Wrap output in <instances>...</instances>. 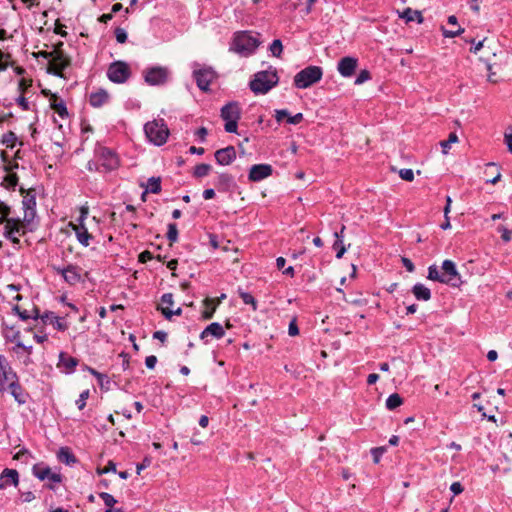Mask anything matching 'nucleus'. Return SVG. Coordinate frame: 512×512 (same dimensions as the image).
Instances as JSON below:
<instances>
[{"mask_svg": "<svg viewBox=\"0 0 512 512\" xmlns=\"http://www.w3.org/2000/svg\"><path fill=\"white\" fill-rule=\"evenodd\" d=\"M52 269L57 274L61 275L63 280L71 286L83 282L82 276L80 274L82 268L78 265L68 264L66 267L52 265Z\"/></svg>", "mask_w": 512, "mask_h": 512, "instance_id": "11", "label": "nucleus"}, {"mask_svg": "<svg viewBox=\"0 0 512 512\" xmlns=\"http://www.w3.org/2000/svg\"><path fill=\"white\" fill-rule=\"evenodd\" d=\"M79 364V360L75 357L70 356L68 353L61 351L59 353V359L57 363V368L69 375L75 372L76 367Z\"/></svg>", "mask_w": 512, "mask_h": 512, "instance_id": "18", "label": "nucleus"}, {"mask_svg": "<svg viewBox=\"0 0 512 512\" xmlns=\"http://www.w3.org/2000/svg\"><path fill=\"white\" fill-rule=\"evenodd\" d=\"M458 142V136L455 132H451L448 136L447 140L441 141L440 145L442 147L443 154H447L448 150L451 147V144Z\"/></svg>", "mask_w": 512, "mask_h": 512, "instance_id": "41", "label": "nucleus"}, {"mask_svg": "<svg viewBox=\"0 0 512 512\" xmlns=\"http://www.w3.org/2000/svg\"><path fill=\"white\" fill-rule=\"evenodd\" d=\"M144 132L151 143L162 146L169 136V129L164 119L153 120L144 125Z\"/></svg>", "mask_w": 512, "mask_h": 512, "instance_id": "6", "label": "nucleus"}, {"mask_svg": "<svg viewBox=\"0 0 512 512\" xmlns=\"http://www.w3.org/2000/svg\"><path fill=\"white\" fill-rule=\"evenodd\" d=\"M398 16L405 20L406 23L416 21L418 24H422L424 22L421 11L413 10L410 7L405 8L402 12H398Z\"/></svg>", "mask_w": 512, "mask_h": 512, "instance_id": "26", "label": "nucleus"}, {"mask_svg": "<svg viewBox=\"0 0 512 512\" xmlns=\"http://www.w3.org/2000/svg\"><path fill=\"white\" fill-rule=\"evenodd\" d=\"M289 111L287 109H276L275 110V119L278 123H281L284 119H288Z\"/></svg>", "mask_w": 512, "mask_h": 512, "instance_id": "63", "label": "nucleus"}, {"mask_svg": "<svg viewBox=\"0 0 512 512\" xmlns=\"http://www.w3.org/2000/svg\"><path fill=\"white\" fill-rule=\"evenodd\" d=\"M98 495L108 508H112L117 503V500L110 493L100 492Z\"/></svg>", "mask_w": 512, "mask_h": 512, "instance_id": "49", "label": "nucleus"}, {"mask_svg": "<svg viewBox=\"0 0 512 512\" xmlns=\"http://www.w3.org/2000/svg\"><path fill=\"white\" fill-rule=\"evenodd\" d=\"M22 199V209L24 212L25 227L30 231L34 232L37 230L39 221L36 220V193L34 189L25 190L23 187L20 188Z\"/></svg>", "mask_w": 512, "mask_h": 512, "instance_id": "3", "label": "nucleus"}, {"mask_svg": "<svg viewBox=\"0 0 512 512\" xmlns=\"http://www.w3.org/2000/svg\"><path fill=\"white\" fill-rule=\"evenodd\" d=\"M109 472H113V473L117 472L116 464L112 460L108 461L107 465L104 468H98L97 469V473L99 475L106 474V473H109Z\"/></svg>", "mask_w": 512, "mask_h": 512, "instance_id": "56", "label": "nucleus"}, {"mask_svg": "<svg viewBox=\"0 0 512 512\" xmlns=\"http://www.w3.org/2000/svg\"><path fill=\"white\" fill-rule=\"evenodd\" d=\"M194 135L196 136L197 141L204 143L208 135V130L205 127H200L195 131Z\"/></svg>", "mask_w": 512, "mask_h": 512, "instance_id": "61", "label": "nucleus"}, {"mask_svg": "<svg viewBox=\"0 0 512 512\" xmlns=\"http://www.w3.org/2000/svg\"><path fill=\"white\" fill-rule=\"evenodd\" d=\"M17 373L13 370L7 358L0 354V392L6 390L7 382L18 380Z\"/></svg>", "mask_w": 512, "mask_h": 512, "instance_id": "15", "label": "nucleus"}, {"mask_svg": "<svg viewBox=\"0 0 512 512\" xmlns=\"http://www.w3.org/2000/svg\"><path fill=\"white\" fill-rule=\"evenodd\" d=\"M212 167L210 164L207 163H200L194 167L193 170V177L195 178H202L209 174Z\"/></svg>", "mask_w": 512, "mask_h": 512, "instance_id": "37", "label": "nucleus"}, {"mask_svg": "<svg viewBox=\"0 0 512 512\" xmlns=\"http://www.w3.org/2000/svg\"><path fill=\"white\" fill-rule=\"evenodd\" d=\"M303 119H304V116H303V113H301V112H299L295 115H291L289 113V117L286 120V122L291 125H297V124L301 123L303 121Z\"/></svg>", "mask_w": 512, "mask_h": 512, "instance_id": "62", "label": "nucleus"}, {"mask_svg": "<svg viewBox=\"0 0 512 512\" xmlns=\"http://www.w3.org/2000/svg\"><path fill=\"white\" fill-rule=\"evenodd\" d=\"M357 65V58L352 56H345L339 60L337 70L342 77L349 78L355 73Z\"/></svg>", "mask_w": 512, "mask_h": 512, "instance_id": "19", "label": "nucleus"}, {"mask_svg": "<svg viewBox=\"0 0 512 512\" xmlns=\"http://www.w3.org/2000/svg\"><path fill=\"white\" fill-rule=\"evenodd\" d=\"M447 22H448L449 25H452V27L456 26L457 29H455V30H448L444 26H441V32H442V35L445 38H454V37L459 36L460 34H462L464 32V29L461 28L458 25V19H457V17L455 15H450L448 17Z\"/></svg>", "mask_w": 512, "mask_h": 512, "instance_id": "29", "label": "nucleus"}, {"mask_svg": "<svg viewBox=\"0 0 512 512\" xmlns=\"http://www.w3.org/2000/svg\"><path fill=\"white\" fill-rule=\"evenodd\" d=\"M399 176L401 179L412 182L414 180V172L412 169L404 168L399 171Z\"/></svg>", "mask_w": 512, "mask_h": 512, "instance_id": "53", "label": "nucleus"}, {"mask_svg": "<svg viewBox=\"0 0 512 512\" xmlns=\"http://www.w3.org/2000/svg\"><path fill=\"white\" fill-rule=\"evenodd\" d=\"M28 232L30 231L25 227L24 218L12 217L4 221L3 236L5 239L9 240L14 247L20 246V239L17 235L23 236Z\"/></svg>", "mask_w": 512, "mask_h": 512, "instance_id": "8", "label": "nucleus"}, {"mask_svg": "<svg viewBox=\"0 0 512 512\" xmlns=\"http://www.w3.org/2000/svg\"><path fill=\"white\" fill-rule=\"evenodd\" d=\"M109 100V94L105 89L92 92L89 96V103L94 108H100Z\"/></svg>", "mask_w": 512, "mask_h": 512, "instance_id": "27", "label": "nucleus"}, {"mask_svg": "<svg viewBox=\"0 0 512 512\" xmlns=\"http://www.w3.org/2000/svg\"><path fill=\"white\" fill-rule=\"evenodd\" d=\"M32 474L40 481L49 480L53 483H61L63 480V476L60 473L52 472L51 468L44 462L34 464Z\"/></svg>", "mask_w": 512, "mask_h": 512, "instance_id": "13", "label": "nucleus"}, {"mask_svg": "<svg viewBox=\"0 0 512 512\" xmlns=\"http://www.w3.org/2000/svg\"><path fill=\"white\" fill-rule=\"evenodd\" d=\"M497 231L499 233H501V239L505 242V243H508L511 241L512 237V231L509 230L508 228L504 227V226H499L497 228Z\"/></svg>", "mask_w": 512, "mask_h": 512, "instance_id": "55", "label": "nucleus"}, {"mask_svg": "<svg viewBox=\"0 0 512 512\" xmlns=\"http://www.w3.org/2000/svg\"><path fill=\"white\" fill-rule=\"evenodd\" d=\"M48 322L52 324L57 331L64 332L68 329V325L63 322V318L56 316L54 313L53 316L48 318Z\"/></svg>", "mask_w": 512, "mask_h": 512, "instance_id": "38", "label": "nucleus"}, {"mask_svg": "<svg viewBox=\"0 0 512 512\" xmlns=\"http://www.w3.org/2000/svg\"><path fill=\"white\" fill-rule=\"evenodd\" d=\"M17 140V136L14 132L8 131L2 135L1 142L5 144L7 147H13Z\"/></svg>", "mask_w": 512, "mask_h": 512, "instance_id": "45", "label": "nucleus"}, {"mask_svg": "<svg viewBox=\"0 0 512 512\" xmlns=\"http://www.w3.org/2000/svg\"><path fill=\"white\" fill-rule=\"evenodd\" d=\"M442 276L444 277L445 284L450 285L452 287H459L462 283L461 275L457 270L456 264L450 260L446 259L442 262Z\"/></svg>", "mask_w": 512, "mask_h": 512, "instance_id": "12", "label": "nucleus"}, {"mask_svg": "<svg viewBox=\"0 0 512 512\" xmlns=\"http://www.w3.org/2000/svg\"><path fill=\"white\" fill-rule=\"evenodd\" d=\"M44 94L46 96L50 95V107L59 115V117L64 119L69 116L66 103L63 99H61L57 94L51 93L50 91H44Z\"/></svg>", "mask_w": 512, "mask_h": 512, "instance_id": "23", "label": "nucleus"}, {"mask_svg": "<svg viewBox=\"0 0 512 512\" xmlns=\"http://www.w3.org/2000/svg\"><path fill=\"white\" fill-rule=\"evenodd\" d=\"M90 396L89 389L82 391L79 395V398L76 400L75 404L79 410H83L86 406V401Z\"/></svg>", "mask_w": 512, "mask_h": 512, "instance_id": "47", "label": "nucleus"}, {"mask_svg": "<svg viewBox=\"0 0 512 512\" xmlns=\"http://www.w3.org/2000/svg\"><path fill=\"white\" fill-rule=\"evenodd\" d=\"M238 294L244 304L251 305L254 311L257 310V301L251 293L239 289Z\"/></svg>", "mask_w": 512, "mask_h": 512, "instance_id": "39", "label": "nucleus"}, {"mask_svg": "<svg viewBox=\"0 0 512 512\" xmlns=\"http://www.w3.org/2000/svg\"><path fill=\"white\" fill-rule=\"evenodd\" d=\"M288 334L292 337L299 335V328L296 318H293L288 326Z\"/></svg>", "mask_w": 512, "mask_h": 512, "instance_id": "64", "label": "nucleus"}, {"mask_svg": "<svg viewBox=\"0 0 512 512\" xmlns=\"http://www.w3.org/2000/svg\"><path fill=\"white\" fill-rule=\"evenodd\" d=\"M345 230V226L343 225L341 227V230L339 232H335L334 233V236H335V241L333 243V250L336 251V258L337 259H341L343 257V255L345 254V252L347 251V248L345 247L344 243H343V232Z\"/></svg>", "mask_w": 512, "mask_h": 512, "instance_id": "30", "label": "nucleus"}, {"mask_svg": "<svg viewBox=\"0 0 512 512\" xmlns=\"http://www.w3.org/2000/svg\"><path fill=\"white\" fill-rule=\"evenodd\" d=\"M214 185L219 192L223 193H233L237 188L234 177L229 173H220Z\"/></svg>", "mask_w": 512, "mask_h": 512, "instance_id": "17", "label": "nucleus"}, {"mask_svg": "<svg viewBox=\"0 0 512 512\" xmlns=\"http://www.w3.org/2000/svg\"><path fill=\"white\" fill-rule=\"evenodd\" d=\"M238 121L239 120H230L225 121L224 129L227 133H238Z\"/></svg>", "mask_w": 512, "mask_h": 512, "instance_id": "57", "label": "nucleus"}, {"mask_svg": "<svg viewBox=\"0 0 512 512\" xmlns=\"http://www.w3.org/2000/svg\"><path fill=\"white\" fill-rule=\"evenodd\" d=\"M152 463V458L150 456H145L143 458V460L137 464L136 466V472L137 474L139 475L141 473L142 470L146 469L147 467H149Z\"/></svg>", "mask_w": 512, "mask_h": 512, "instance_id": "58", "label": "nucleus"}, {"mask_svg": "<svg viewBox=\"0 0 512 512\" xmlns=\"http://www.w3.org/2000/svg\"><path fill=\"white\" fill-rule=\"evenodd\" d=\"M4 181L7 185V188L15 190L19 182V177L16 173H10L5 176Z\"/></svg>", "mask_w": 512, "mask_h": 512, "instance_id": "46", "label": "nucleus"}, {"mask_svg": "<svg viewBox=\"0 0 512 512\" xmlns=\"http://www.w3.org/2000/svg\"><path fill=\"white\" fill-rule=\"evenodd\" d=\"M484 174L491 177L486 179V183L496 184L501 179L500 167L494 162L486 164Z\"/></svg>", "mask_w": 512, "mask_h": 512, "instance_id": "28", "label": "nucleus"}, {"mask_svg": "<svg viewBox=\"0 0 512 512\" xmlns=\"http://www.w3.org/2000/svg\"><path fill=\"white\" fill-rule=\"evenodd\" d=\"M116 41L120 44H124L127 41L128 35L125 29L117 27L114 31Z\"/></svg>", "mask_w": 512, "mask_h": 512, "instance_id": "52", "label": "nucleus"}, {"mask_svg": "<svg viewBox=\"0 0 512 512\" xmlns=\"http://www.w3.org/2000/svg\"><path fill=\"white\" fill-rule=\"evenodd\" d=\"M11 212H12L11 207L8 204H6L5 202L0 200V225L4 224L5 220L11 218L10 217Z\"/></svg>", "mask_w": 512, "mask_h": 512, "instance_id": "44", "label": "nucleus"}, {"mask_svg": "<svg viewBox=\"0 0 512 512\" xmlns=\"http://www.w3.org/2000/svg\"><path fill=\"white\" fill-rule=\"evenodd\" d=\"M225 335V330L223 326L218 322H212L210 323L201 333H200V339L207 342L206 338L208 336H212L216 339H221Z\"/></svg>", "mask_w": 512, "mask_h": 512, "instance_id": "25", "label": "nucleus"}, {"mask_svg": "<svg viewBox=\"0 0 512 512\" xmlns=\"http://www.w3.org/2000/svg\"><path fill=\"white\" fill-rule=\"evenodd\" d=\"M57 458L61 463L72 466L78 462L76 456L69 447H61L57 453Z\"/></svg>", "mask_w": 512, "mask_h": 512, "instance_id": "32", "label": "nucleus"}, {"mask_svg": "<svg viewBox=\"0 0 512 512\" xmlns=\"http://www.w3.org/2000/svg\"><path fill=\"white\" fill-rule=\"evenodd\" d=\"M86 169L89 172H103L98 160H89L86 165Z\"/></svg>", "mask_w": 512, "mask_h": 512, "instance_id": "60", "label": "nucleus"}, {"mask_svg": "<svg viewBox=\"0 0 512 512\" xmlns=\"http://www.w3.org/2000/svg\"><path fill=\"white\" fill-rule=\"evenodd\" d=\"M171 76L169 68L164 66H149L143 71V78L149 86L165 85Z\"/></svg>", "mask_w": 512, "mask_h": 512, "instance_id": "9", "label": "nucleus"}, {"mask_svg": "<svg viewBox=\"0 0 512 512\" xmlns=\"http://www.w3.org/2000/svg\"><path fill=\"white\" fill-rule=\"evenodd\" d=\"M69 65L70 59L62 51H58L51 58L47 72L57 77H63V71Z\"/></svg>", "mask_w": 512, "mask_h": 512, "instance_id": "14", "label": "nucleus"}, {"mask_svg": "<svg viewBox=\"0 0 512 512\" xmlns=\"http://www.w3.org/2000/svg\"><path fill=\"white\" fill-rule=\"evenodd\" d=\"M269 50L274 57H280L283 51V44L280 39H274L269 46Z\"/></svg>", "mask_w": 512, "mask_h": 512, "instance_id": "43", "label": "nucleus"}, {"mask_svg": "<svg viewBox=\"0 0 512 512\" xmlns=\"http://www.w3.org/2000/svg\"><path fill=\"white\" fill-rule=\"evenodd\" d=\"M427 278L432 281H436L442 284H445V279L442 276V272L438 269L435 264H432L428 267V275Z\"/></svg>", "mask_w": 512, "mask_h": 512, "instance_id": "36", "label": "nucleus"}, {"mask_svg": "<svg viewBox=\"0 0 512 512\" xmlns=\"http://www.w3.org/2000/svg\"><path fill=\"white\" fill-rule=\"evenodd\" d=\"M322 76V67L309 65L296 73L293 79V85L298 89H307L318 83L322 79Z\"/></svg>", "mask_w": 512, "mask_h": 512, "instance_id": "5", "label": "nucleus"}, {"mask_svg": "<svg viewBox=\"0 0 512 512\" xmlns=\"http://www.w3.org/2000/svg\"><path fill=\"white\" fill-rule=\"evenodd\" d=\"M73 229L75 231L78 242L84 247L89 246L90 240L93 238V236L88 232L85 224H81V227L73 225Z\"/></svg>", "mask_w": 512, "mask_h": 512, "instance_id": "31", "label": "nucleus"}, {"mask_svg": "<svg viewBox=\"0 0 512 512\" xmlns=\"http://www.w3.org/2000/svg\"><path fill=\"white\" fill-rule=\"evenodd\" d=\"M96 379L102 390L108 391L110 389L111 380L106 374L101 373V377H96Z\"/></svg>", "mask_w": 512, "mask_h": 512, "instance_id": "51", "label": "nucleus"}, {"mask_svg": "<svg viewBox=\"0 0 512 512\" xmlns=\"http://www.w3.org/2000/svg\"><path fill=\"white\" fill-rule=\"evenodd\" d=\"M370 452H371V456L373 458V462L375 464H377V463L380 462V459L382 458V456L386 452V447H384V446L374 447V448L371 449Z\"/></svg>", "mask_w": 512, "mask_h": 512, "instance_id": "48", "label": "nucleus"}, {"mask_svg": "<svg viewBox=\"0 0 512 512\" xmlns=\"http://www.w3.org/2000/svg\"><path fill=\"white\" fill-rule=\"evenodd\" d=\"M178 235H179V233H178L177 224L174 222L169 223L167 225V234H166L167 239L172 243L177 242Z\"/></svg>", "mask_w": 512, "mask_h": 512, "instance_id": "42", "label": "nucleus"}, {"mask_svg": "<svg viewBox=\"0 0 512 512\" xmlns=\"http://www.w3.org/2000/svg\"><path fill=\"white\" fill-rule=\"evenodd\" d=\"M369 79H371V73L367 69H363L358 73L354 81V84L361 85L364 82L368 81Z\"/></svg>", "mask_w": 512, "mask_h": 512, "instance_id": "50", "label": "nucleus"}, {"mask_svg": "<svg viewBox=\"0 0 512 512\" xmlns=\"http://www.w3.org/2000/svg\"><path fill=\"white\" fill-rule=\"evenodd\" d=\"M403 404V398L398 393H392L388 396L385 406L389 411H393Z\"/></svg>", "mask_w": 512, "mask_h": 512, "instance_id": "34", "label": "nucleus"}, {"mask_svg": "<svg viewBox=\"0 0 512 512\" xmlns=\"http://www.w3.org/2000/svg\"><path fill=\"white\" fill-rule=\"evenodd\" d=\"M273 173V168L270 164L262 163L252 165L249 169L248 179L251 182H259L268 178Z\"/></svg>", "mask_w": 512, "mask_h": 512, "instance_id": "16", "label": "nucleus"}, {"mask_svg": "<svg viewBox=\"0 0 512 512\" xmlns=\"http://www.w3.org/2000/svg\"><path fill=\"white\" fill-rule=\"evenodd\" d=\"M15 103L23 110L28 111L30 110V103L28 100L23 96L21 93L17 98H15Z\"/></svg>", "mask_w": 512, "mask_h": 512, "instance_id": "54", "label": "nucleus"}, {"mask_svg": "<svg viewBox=\"0 0 512 512\" xmlns=\"http://www.w3.org/2000/svg\"><path fill=\"white\" fill-rule=\"evenodd\" d=\"M191 67L192 77L197 87L202 92H208L210 90V84L217 77L216 71L211 66H202L196 61L192 62Z\"/></svg>", "mask_w": 512, "mask_h": 512, "instance_id": "7", "label": "nucleus"}, {"mask_svg": "<svg viewBox=\"0 0 512 512\" xmlns=\"http://www.w3.org/2000/svg\"><path fill=\"white\" fill-rule=\"evenodd\" d=\"M217 164L222 166L230 165L236 159V150L234 146H227L225 148L218 149L214 153Z\"/></svg>", "mask_w": 512, "mask_h": 512, "instance_id": "20", "label": "nucleus"}, {"mask_svg": "<svg viewBox=\"0 0 512 512\" xmlns=\"http://www.w3.org/2000/svg\"><path fill=\"white\" fill-rule=\"evenodd\" d=\"M94 157L98 160L103 173L115 171L120 166V158L116 151L100 143L95 145Z\"/></svg>", "mask_w": 512, "mask_h": 512, "instance_id": "4", "label": "nucleus"}, {"mask_svg": "<svg viewBox=\"0 0 512 512\" xmlns=\"http://www.w3.org/2000/svg\"><path fill=\"white\" fill-rule=\"evenodd\" d=\"M10 390V394L13 396L14 400L19 404L23 405L27 402V399L29 397V394L25 392L21 384L18 380H14L10 382L7 386Z\"/></svg>", "mask_w": 512, "mask_h": 512, "instance_id": "24", "label": "nucleus"}, {"mask_svg": "<svg viewBox=\"0 0 512 512\" xmlns=\"http://www.w3.org/2000/svg\"><path fill=\"white\" fill-rule=\"evenodd\" d=\"M131 76L129 65L124 61H114L107 69L108 79L116 84L125 83Z\"/></svg>", "mask_w": 512, "mask_h": 512, "instance_id": "10", "label": "nucleus"}, {"mask_svg": "<svg viewBox=\"0 0 512 512\" xmlns=\"http://www.w3.org/2000/svg\"><path fill=\"white\" fill-rule=\"evenodd\" d=\"M220 116L224 121L239 120L241 117V108L239 102L231 101L225 104L221 108Z\"/></svg>", "mask_w": 512, "mask_h": 512, "instance_id": "21", "label": "nucleus"}, {"mask_svg": "<svg viewBox=\"0 0 512 512\" xmlns=\"http://www.w3.org/2000/svg\"><path fill=\"white\" fill-rule=\"evenodd\" d=\"M484 41H485V39L480 40L477 43H475V40L473 38H470V39L465 38V42L471 43L473 45V47L470 48V52L474 53V54H476L478 51L481 50V48L483 47Z\"/></svg>", "mask_w": 512, "mask_h": 512, "instance_id": "59", "label": "nucleus"}, {"mask_svg": "<svg viewBox=\"0 0 512 512\" xmlns=\"http://www.w3.org/2000/svg\"><path fill=\"white\" fill-rule=\"evenodd\" d=\"M50 316H53V312L52 311H45L43 314H40V309L37 306L33 307L32 314H31V319H33V320L41 319V321L45 325V324L48 323V318Z\"/></svg>", "mask_w": 512, "mask_h": 512, "instance_id": "40", "label": "nucleus"}, {"mask_svg": "<svg viewBox=\"0 0 512 512\" xmlns=\"http://www.w3.org/2000/svg\"><path fill=\"white\" fill-rule=\"evenodd\" d=\"M146 188H147V191H149L152 194H159L162 190L161 177L152 176V177L148 178Z\"/></svg>", "mask_w": 512, "mask_h": 512, "instance_id": "35", "label": "nucleus"}, {"mask_svg": "<svg viewBox=\"0 0 512 512\" xmlns=\"http://www.w3.org/2000/svg\"><path fill=\"white\" fill-rule=\"evenodd\" d=\"M279 83L277 69L269 66L267 70L258 71L249 82V88L255 95H265Z\"/></svg>", "mask_w": 512, "mask_h": 512, "instance_id": "1", "label": "nucleus"}, {"mask_svg": "<svg viewBox=\"0 0 512 512\" xmlns=\"http://www.w3.org/2000/svg\"><path fill=\"white\" fill-rule=\"evenodd\" d=\"M19 484V473L16 469L5 468L0 474V490L7 486L17 487Z\"/></svg>", "mask_w": 512, "mask_h": 512, "instance_id": "22", "label": "nucleus"}, {"mask_svg": "<svg viewBox=\"0 0 512 512\" xmlns=\"http://www.w3.org/2000/svg\"><path fill=\"white\" fill-rule=\"evenodd\" d=\"M412 293L415 296V298L419 301H428L431 299V291L428 287H426L422 283H416L412 287Z\"/></svg>", "mask_w": 512, "mask_h": 512, "instance_id": "33", "label": "nucleus"}, {"mask_svg": "<svg viewBox=\"0 0 512 512\" xmlns=\"http://www.w3.org/2000/svg\"><path fill=\"white\" fill-rule=\"evenodd\" d=\"M261 44L259 34L254 35L251 31L237 32L231 44V50L243 57H248L255 53Z\"/></svg>", "mask_w": 512, "mask_h": 512, "instance_id": "2", "label": "nucleus"}]
</instances>
